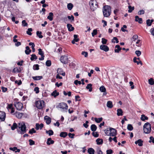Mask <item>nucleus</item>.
Returning a JSON list of instances; mask_svg holds the SVG:
<instances>
[{"mask_svg":"<svg viewBox=\"0 0 154 154\" xmlns=\"http://www.w3.org/2000/svg\"><path fill=\"white\" fill-rule=\"evenodd\" d=\"M26 126L25 123L23 122L19 123L18 126L17 132L19 134H24L27 131Z\"/></svg>","mask_w":154,"mask_h":154,"instance_id":"1","label":"nucleus"},{"mask_svg":"<svg viewBox=\"0 0 154 154\" xmlns=\"http://www.w3.org/2000/svg\"><path fill=\"white\" fill-rule=\"evenodd\" d=\"M104 17H108L111 14V10L110 7L109 5L104 6L102 9Z\"/></svg>","mask_w":154,"mask_h":154,"instance_id":"2","label":"nucleus"},{"mask_svg":"<svg viewBox=\"0 0 154 154\" xmlns=\"http://www.w3.org/2000/svg\"><path fill=\"white\" fill-rule=\"evenodd\" d=\"M143 130L144 133L146 134L150 133L151 130V125L149 122L145 123L143 126Z\"/></svg>","mask_w":154,"mask_h":154,"instance_id":"3","label":"nucleus"},{"mask_svg":"<svg viewBox=\"0 0 154 154\" xmlns=\"http://www.w3.org/2000/svg\"><path fill=\"white\" fill-rule=\"evenodd\" d=\"M36 107L39 109H42L44 106V101L43 100H39L35 102Z\"/></svg>","mask_w":154,"mask_h":154,"instance_id":"4","label":"nucleus"},{"mask_svg":"<svg viewBox=\"0 0 154 154\" xmlns=\"http://www.w3.org/2000/svg\"><path fill=\"white\" fill-rule=\"evenodd\" d=\"M89 4L91 8L93 11L98 7L97 2L96 1H91L89 2Z\"/></svg>","mask_w":154,"mask_h":154,"instance_id":"5","label":"nucleus"},{"mask_svg":"<svg viewBox=\"0 0 154 154\" xmlns=\"http://www.w3.org/2000/svg\"><path fill=\"white\" fill-rule=\"evenodd\" d=\"M60 61L62 63L66 64L68 62V58L66 56H63L60 58Z\"/></svg>","mask_w":154,"mask_h":154,"instance_id":"6","label":"nucleus"},{"mask_svg":"<svg viewBox=\"0 0 154 154\" xmlns=\"http://www.w3.org/2000/svg\"><path fill=\"white\" fill-rule=\"evenodd\" d=\"M14 106L17 109L20 110L22 109L23 106L22 104L20 102H16L15 103Z\"/></svg>","mask_w":154,"mask_h":154,"instance_id":"7","label":"nucleus"},{"mask_svg":"<svg viewBox=\"0 0 154 154\" xmlns=\"http://www.w3.org/2000/svg\"><path fill=\"white\" fill-rule=\"evenodd\" d=\"M110 135L109 136L114 137L116 136L117 134V131L115 128H110Z\"/></svg>","mask_w":154,"mask_h":154,"instance_id":"8","label":"nucleus"},{"mask_svg":"<svg viewBox=\"0 0 154 154\" xmlns=\"http://www.w3.org/2000/svg\"><path fill=\"white\" fill-rule=\"evenodd\" d=\"M59 107L63 109H67L68 108V106L64 103H61L59 104L58 106Z\"/></svg>","mask_w":154,"mask_h":154,"instance_id":"9","label":"nucleus"},{"mask_svg":"<svg viewBox=\"0 0 154 154\" xmlns=\"http://www.w3.org/2000/svg\"><path fill=\"white\" fill-rule=\"evenodd\" d=\"M5 113L4 112L0 111V119L2 121H4L5 120Z\"/></svg>","mask_w":154,"mask_h":154,"instance_id":"10","label":"nucleus"},{"mask_svg":"<svg viewBox=\"0 0 154 154\" xmlns=\"http://www.w3.org/2000/svg\"><path fill=\"white\" fill-rule=\"evenodd\" d=\"M100 49L105 52H107L109 50V47L106 45H101L100 46Z\"/></svg>","mask_w":154,"mask_h":154,"instance_id":"11","label":"nucleus"},{"mask_svg":"<svg viewBox=\"0 0 154 154\" xmlns=\"http://www.w3.org/2000/svg\"><path fill=\"white\" fill-rule=\"evenodd\" d=\"M100 90L101 92H103V95H106L107 93L106 92V89L104 86L102 85L100 88Z\"/></svg>","mask_w":154,"mask_h":154,"instance_id":"12","label":"nucleus"},{"mask_svg":"<svg viewBox=\"0 0 154 154\" xmlns=\"http://www.w3.org/2000/svg\"><path fill=\"white\" fill-rule=\"evenodd\" d=\"M44 119L46 121V124L48 125L50 124L51 122V119L47 116H46L44 117Z\"/></svg>","mask_w":154,"mask_h":154,"instance_id":"13","label":"nucleus"},{"mask_svg":"<svg viewBox=\"0 0 154 154\" xmlns=\"http://www.w3.org/2000/svg\"><path fill=\"white\" fill-rule=\"evenodd\" d=\"M57 73L58 74H60L63 76H64L65 75V72H63V70L61 68H58L57 69Z\"/></svg>","mask_w":154,"mask_h":154,"instance_id":"14","label":"nucleus"},{"mask_svg":"<svg viewBox=\"0 0 154 154\" xmlns=\"http://www.w3.org/2000/svg\"><path fill=\"white\" fill-rule=\"evenodd\" d=\"M135 21L138 22L139 23L141 24L143 22L142 19V18H139L138 16H136L135 17Z\"/></svg>","mask_w":154,"mask_h":154,"instance_id":"15","label":"nucleus"},{"mask_svg":"<svg viewBox=\"0 0 154 154\" xmlns=\"http://www.w3.org/2000/svg\"><path fill=\"white\" fill-rule=\"evenodd\" d=\"M14 115L16 116L18 118H21L23 115V113H20L19 112H16L14 114Z\"/></svg>","mask_w":154,"mask_h":154,"instance_id":"16","label":"nucleus"},{"mask_svg":"<svg viewBox=\"0 0 154 154\" xmlns=\"http://www.w3.org/2000/svg\"><path fill=\"white\" fill-rule=\"evenodd\" d=\"M43 126L44 125L42 123L40 125L38 123H36L35 125L36 129L37 130H38L39 129H42Z\"/></svg>","mask_w":154,"mask_h":154,"instance_id":"17","label":"nucleus"},{"mask_svg":"<svg viewBox=\"0 0 154 154\" xmlns=\"http://www.w3.org/2000/svg\"><path fill=\"white\" fill-rule=\"evenodd\" d=\"M54 141L53 140H52L51 138H50L48 139L47 141V145H49L51 144H54Z\"/></svg>","mask_w":154,"mask_h":154,"instance_id":"18","label":"nucleus"},{"mask_svg":"<svg viewBox=\"0 0 154 154\" xmlns=\"http://www.w3.org/2000/svg\"><path fill=\"white\" fill-rule=\"evenodd\" d=\"M67 26L69 31H72L74 29V27L72 26V25L71 24H68L67 25Z\"/></svg>","mask_w":154,"mask_h":154,"instance_id":"19","label":"nucleus"},{"mask_svg":"<svg viewBox=\"0 0 154 154\" xmlns=\"http://www.w3.org/2000/svg\"><path fill=\"white\" fill-rule=\"evenodd\" d=\"M9 149L15 152H19L20 150L19 149H18L16 147H10Z\"/></svg>","mask_w":154,"mask_h":154,"instance_id":"20","label":"nucleus"},{"mask_svg":"<svg viewBox=\"0 0 154 154\" xmlns=\"http://www.w3.org/2000/svg\"><path fill=\"white\" fill-rule=\"evenodd\" d=\"M110 127L107 128L106 129L104 130V132L106 134L107 136H109L110 133Z\"/></svg>","mask_w":154,"mask_h":154,"instance_id":"21","label":"nucleus"},{"mask_svg":"<svg viewBox=\"0 0 154 154\" xmlns=\"http://www.w3.org/2000/svg\"><path fill=\"white\" fill-rule=\"evenodd\" d=\"M143 141L141 139H139L137 141H136L135 142V144H138L139 146H142L143 145Z\"/></svg>","mask_w":154,"mask_h":154,"instance_id":"22","label":"nucleus"},{"mask_svg":"<svg viewBox=\"0 0 154 154\" xmlns=\"http://www.w3.org/2000/svg\"><path fill=\"white\" fill-rule=\"evenodd\" d=\"M106 106L109 108H112L113 106L112 102L110 101H108L107 103Z\"/></svg>","mask_w":154,"mask_h":154,"instance_id":"23","label":"nucleus"},{"mask_svg":"<svg viewBox=\"0 0 154 154\" xmlns=\"http://www.w3.org/2000/svg\"><path fill=\"white\" fill-rule=\"evenodd\" d=\"M53 14L52 12H50L49 14V15L47 17L48 19L50 21H52L53 20Z\"/></svg>","mask_w":154,"mask_h":154,"instance_id":"24","label":"nucleus"},{"mask_svg":"<svg viewBox=\"0 0 154 154\" xmlns=\"http://www.w3.org/2000/svg\"><path fill=\"white\" fill-rule=\"evenodd\" d=\"M117 115L118 116H122L123 115V111L121 109H117Z\"/></svg>","mask_w":154,"mask_h":154,"instance_id":"25","label":"nucleus"},{"mask_svg":"<svg viewBox=\"0 0 154 154\" xmlns=\"http://www.w3.org/2000/svg\"><path fill=\"white\" fill-rule=\"evenodd\" d=\"M115 48H117L114 50L115 52L116 53H119V51L121 50V48H120L119 45H116Z\"/></svg>","mask_w":154,"mask_h":154,"instance_id":"26","label":"nucleus"},{"mask_svg":"<svg viewBox=\"0 0 154 154\" xmlns=\"http://www.w3.org/2000/svg\"><path fill=\"white\" fill-rule=\"evenodd\" d=\"M59 95V93L57 92V90L54 91L51 94V96H53L54 97H56L57 96Z\"/></svg>","mask_w":154,"mask_h":154,"instance_id":"27","label":"nucleus"},{"mask_svg":"<svg viewBox=\"0 0 154 154\" xmlns=\"http://www.w3.org/2000/svg\"><path fill=\"white\" fill-rule=\"evenodd\" d=\"M26 50H25V53L26 54L28 55L31 52V50L30 49L28 46L26 47Z\"/></svg>","mask_w":154,"mask_h":154,"instance_id":"28","label":"nucleus"},{"mask_svg":"<svg viewBox=\"0 0 154 154\" xmlns=\"http://www.w3.org/2000/svg\"><path fill=\"white\" fill-rule=\"evenodd\" d=\"M88 152L89 154H94L95 151L92 148H89L88 149Z\"/></svg>","mask_w":154,"mask_h":154,"instance_id":"29","label":"nucleus"},{"mask_svg":"<svg viewBox=\"0 0 154 154\" xmlns=\"http://www.w3.org/2000/svg\"><path fill=\"white\" fill-rule=\"evenodd\" d=\"M91 131L94 132L96 131L97 127L95 125L93 124L91 125Z\"/></svg>","mask_w":154,"mask_h":154,"instance_id":"30","label":"nucleus"},{"mask_svg":"<svg viewBox=\"0 0 154 154\" xmlns=\"http://www.w3.org/2000/svg\"><path fill=\"white\" fill-rule=\"evenodd\" d=\"M97 143L98 145L102 144L103 143V140L102 139L98 138L96 140Z\"/></svg>","mask_w":154,"mask_h":154,"instance_id":"31","label":"nucleus"},{"mask_svg":"<svg viewBox=\"0 0 154 154\" xmlns=\"http://www.w3.org/2000/svg\"><path fill=\"white\" fill-rule=\"evenodd\" d=\"M32 78L34 80H38L42 79V76H33Z\"/></svg>","mask_w":154,"mask_h":154,"instance_id":"32","label":"nucleus"},{"mask_svg":"<svg viewBox=\"0 0 154 154\" xmlns=\"http://www.w3.org/2000/svg\"><path fill=\"white\" fill-rule=\"evenodd\" d=\"M148 117L144 115L143 114L141 116L140 119L142 121H144L145 120H147Z\"/></svg>","mask_w":154,"mask_h":154,"instance_id":"33","label":"nucleus"},{"mask_svg":"<svg viewBox=\"0 0 154 154\" xmlns=\"http://www.w3.org/2000/svg\"><path fill=\"white\" fill-rule=\"evenodd\" d=\"M92 85L91 84H88L87 86L86 87V89H89V91L90 92H91L92 91Z\"/></svg>","mask_w":154,"mask_h":154,"instance_id":"34","label":"nucleus"},{"mask_svg":"<svg viewBox=\"0 0 154 154\" xmlns=\"http://www.w3.org/2000/svg\"><path fill=\"white\" fill-rule=\"evenodd\" d=\"M67 135V133L66 132H61L60 134V136L61 137H65Z\"/></svg>","mask_w":154,"mask_h":154,"instance_id":"35","label":"nucleus"},{"mask_svg":"<svg viewBox=\"0 0 154 154\" xmlns=\"http://www.w3.org/2000/svg\"><path fill=\"white\" fill-rule=\"evenodd\" d=\"M46 133L48 134L49 136H51L53 134L54 132L52 130H49L46 131Z\"/></svg>","mask_w":154,"mask_h":154,"instance_id":"36","label":"nucleus"},{"mask_svg":"<svg viewBox=\"0 0 154 154\" xmlns=\"http://www.w3.org/2000/svg\"><path fill=\"white\" fill-rule=\"evenodd\" d=\"M102 119H103L101 117L98 118H94L95 121L97 123L100 122L102 120Z\"/></svg>","mask_w":154,"mask_h":154,"instance_id":"37","label":"nucleus"},{"mask_svg":"<svg viewBox=\"0 0 154 154\" xmlns=\"http://www.w3.org/2000/svg\"><path fill=\"white\" fill-rule=\"evenodd\" d=\"M38 58L37 57L35 54H33L31 55V57L30 58V60H33L34 59L36 60Z\"/></svg>","mask_w":154,"mask_h":154,"instance_id":"38","label":"nucleus"},{"mask_svg":"<svg viewBox=\"0 0 154 154\" xmlns=\"http://www.w3.org/2000/svg\"><path fill=\"white\" fill-rule=\"evenodd\" d=\"M128 8L129 9V10H128V12L129 13H131L134 9V7H131V5L128 6Z\"/></svg>","mask_w":154,"mask_h":154,"instance_id":"39","label":"nucleus"},{"mask_svg":"<svg viewBox=\"0 0 154 154\" xmlns=\"http://www.w3.org/2000/svg\"><path fill=\"white\" fill-rule=\"evenodd\" d=\"M37 35L40 38H42L43 36L42 35H41L42 32H40L39 31H37L36 32Z\"/></svg>","mask_w":154,"mask_h":154,"instance_id":"40","label":"nucleus"},{"mask_svg":"<svg viewBox=\"0 0 154 154\" xmlns=\"http://www.w3.org/2000/svg\"><path fill=\"white\" fill-rule=\"evenodd\" d=\"M73 5L71 3L68 4L67 7L68 9L69 10H71L73 7Z\"/></svg>","mask_w":154,"mask_h":154,"instance_id":"41","label":"nucleus"},{"mask_svg":"<svg viewBox=\"0 0 154 154\" xmlns=\"http://www.w3.org/2000/svg\"><path fill=\"white\" fill-rule=\"evenodd\" d=\"M17 127V124L14 123L13 124V125L11 127V129L12 130H14L15 128H16Z\"/></svg>","mask_w":154,"mask_h":154,"instance_id":"42","label":"nucleus"},{"mask_svg":"<svg viewBox=\"0 0 154 154\" xmlns=\"http://www.w3.org/2000/svg\"><path fill=\"white\" fill-rule=\"evenodd\" d=\"M127 129L128 130L132 131L133 130V128L131 124H128L127 126Z\"/></svg>","mask_w":154,"mask_h":154,"instance_id":"43","label":"nucleus"},{"mask_svg":"<svg viewBox=\"0 0 154 154\" xmlns=\"http://www.w3.org/2000/svg\"><path fill=\"white\" fill-rule=\"evenodd\" d=\"M149 83L151 85L154 84V81L151 78L149 80Z\"/></svg>","mask_w":154,"mask_h":154,"instance_id":"44","label":"nucleus"},{"mask_svg":"<svg viewBox=\"0 0 154 154\" xmlns=\"http://www.w3.org/2000/svg\"><path fill=\"white\" fill-rule=\"evenodd\" d=\"M32 31V28H29L28 29L27 31H26V33L27 34L29 35H32V33L31 32Z\"/></svg>","mask_w":154,"mask_h":154,"instance_id":"45","label":"nucleus"},{"mask_svg":"<svg viewBox=\"0 0 154 154\" xmlns=\"http://www.w3.org/2000/svg\"><path fill=\"white\" fill-rule=\"evenodd\" d=\"M33 69L35 70H38L39 69V66L38 64L34 65L33 67Z\"/></svg>","mask_w":154,"mask_h":154,"instance_id":"46","label":"nucleus"},{"mask_svg":"<svg viewBox=\"0 0 154 154\" xmlns=\"http://www.w3.org/2000/svg\"><path fill=\"white\" fill-rule=\"evenodd\" d=\"M78 35H74V38L73 40L75 42H78L79 41V39L78 38Z\"/></svg>","mask_w":154,"mask_h":154,"instance_id":"47","label":"nucleus"},{"mask_svg":"<svg viewBox=\"0 0 154 154\" xmlns=\"http://www.w3.org/2000/svg\"><path fill=\"white\" fill-rule=\"evenodd\" d=\"M46 65L48 66H50L51 65V62L50 60H48L46 62Z\"/></svg>","mask_w":154,"mask_h":154,"instance_id":"48","label":"nucleus"},{"mask_svg":"<svg viewBox=\"0 0 154 154\" xmlns=\"http://www.w3.org/2000/svg\"><path fill=\"white\" fill-rule=\"evenodd\" d=\"M38 54H39L41 55V56H44L43 52V51H42L41 49L39 48L38 49Z\"/></svg>","mask_w":154,"mask_h":154,"instance_id":"49","label":"nucleus"},{"mask_svg":"<svg viewBox=\"0 0 154 154\" xmlns=\"http://www.w3.org/2000/svg\"><path fill=\"white\" fill-rule=\"evenodd\" d=\"M136 60L137 58L136 57H134L133 59V61L134 63H137V65L139 64V63H140L141 65H142V63L140 61L138 62Z\"/></svg>","mask_w":154,"mask_h":154,"instance_id":"50","label":"nucleus"},{"mask_svg":"<svg viewBox=\"0 0 154 154\" xmlns=\"http://www.w3.org/2000/svg\"><path fill=\"white\" fill-rule=\"evenodd\" d=\"M36 131L34 128H32L31 130H29V133L30 134H32L33 133H35Z\"/></svg>","mask_w":154,"mask_h":154,"instance_id":"51","label":"nucleus"},{"mask_svg":"<svg viewBox=\"0 0 154 154\" xmlns=\"http://www.w3.org/2000/svg\"><path fill=\"white\" fill-rule=\"evenodd\" d=\"M107 40L104 38H102V43L103 44H106Z\"/></svg>","mask_w":154,"mask_h":154,"instance_id":"52","label":"nucleus"},{"mask_svg":"<svg viewBox=\"0 0 154 154\" xmlns=\"http://www.w3.org/2000/svg\"><path fill=\"white\" fill-rule=\"evenodd\" d=\"M13 108V107H12V105L11 104H8V106L7 107V109L9 111H10V109Z\"/></svg>","mask_w":154,"mask_h":154,"instance_id":"53","label":"nucleus"},{"mask_svg":"<svg viewBox=\"0 0 154 154\" xmlns=\"http://www.w3.org/2000/svg\"><path fill=\"white\" fill-rule=\"evenodd\" d=\"M150 140L149 141V143H151V142L152 143H154V137L152 136H151L149 137Z\"/></svg>","mask_w":154,"mask_h":154,"instance_id":"54","label":"nucleus"},{"mask_svg":"<svg viewBox=\"0 0 154 154\" xmlns=\"http://www.w3.org/2000/svg\"><path fill=\"white\" fill-rule=\"evenodd\" d=\"M97 33V30L96 29H94L93 30V32L92 33V35L93 37H94L95 35H96Z\"/></svg>","mask_w":154,"mask_h":154,"instance_id":"55","label":"nucleus"},{"mask_svg":"<svg viewBox=\"0 0 154 154\" xmlns=\"http://www.w3.org/2000/svg\"><path fill=\"white\" fill-rule=\"evenodd\" d=\"M138 38V36L137 35H134L132 38L131 39H133V41H135L136 39H137Z\"/></svg>","mask_w":154,"mask_h":154,"instance_id":"56","label":"nucleus"},{"mask_svg":"<svg viewBox=\"0 0 154 154\" xmlns=\"http://www.w3.org/2000/svg\"><path fill=\"white\" fill-rule=\"evenodd\" d=\"M145 13V11L144 10H140L139 11L138 13V15H142V14H144Z\"/></svg>","mask_w":154,"mask_h":154,"instance_id":"57","label":"nucleus"},{"mask_svg":"<svg viewBox=\"0 0 154 154\" xmlns=\"http://www.w3.org/2000/svg\"><path fill=\"white\" fill-rule=\"evenodd\" d=\"M82 54L84 55L85 57H87L88 56V53L87 52L82 51Z\"/></svg>","mask_w":154,"mask_h":154,"instance_id":"58","label":"nucleus"},{"mask_svg":"<svg viewBox=\"0 0 154 154\" xmlns=\"http://www.w3.org/2000/svg\"><path fill=\"white\" fill-rule=\"evenodd\" d=\"M74 84L76 85H77L78 84L81 85V81H79L78 80H75L74 82Z\"/></svg>","mask_w":154,"mask_h":154,"instance_id":"59","label":"nucleus"},{"mask_svg":"<svg viewBox=\"0 0 154 154\" xmlns=\"http://www.w3.org/2000/svg\"><path fill=\"white\" fill-rule=\"evenodd\" d=\"M92 135L95 137H97L99 136V134L97 133V132H93L92 133Z\"/></svg>","mask_w":154,"mask_h":154,"instance_id":"60","label":"nucleus"},{"mask_svg":"<svg viewBox=\"0 0 154 154\" xmlns=\"http://www.w3.org/2000/svg\"><path fill=\"white\" fill-rule=\"evenodd\" d=\"M22 25L24 26H26L28 25V24L26 22L25 20H23L22 21Z\"/></svg>","mask_w":154,"mask_h":154,"instance_id":"61","label":"nucleus"},{"mask_svg":"<svg viewBox=\"0 0 154 154\" xmlns=\"http://www.w3.org/2000/svg\"><path fill=\"white\" fill-rule=\"evenodd\" d=\"M29 143L30 145H32L35 144L34 141L31 139L29 140Z\"/></svg>","mask_w":154,"mask_h":154,"instance_id":"62","label":"nucleus"},{"mask_svg":"<svg viewBox=\"0 0 154 154\" xmlns=\"http://www.w3.org/2000/svg\"><path fill=\"white\" fill-rule=\"evenodd\" d=\"M146 22L148 26H150L151 25L152 23L150 22V20L149 19L147 20Z\"/></svg>","mask_w":154,"mask_h":154,"instance_id":"63","label":"nucleus"},{"mask_svg":"<svg viewBox=\"0 0 154 154\" xmlns=\"http://www.w3.org/2000/svg\"><path fill=\"white\" fill-rule=\"evenodd\" d=\"M135 54L138 57H139L140 55L141 52L139 50L136 51H135Z\"/></svg>","mask_w":154,"mask_h":154,"instance_id":"64","label":"nucleus"}]
</instances>
